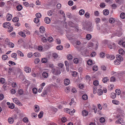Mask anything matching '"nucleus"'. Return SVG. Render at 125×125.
<instances>
[{
    "instance_id": "obj_1",
    "label": "nucleus",
    "mask_w": 125,
    "mask_h": 125,
    "mask_svg": "<svg viewBox=\"0 0 125 125\" xmlns=\"http://www.w3.org/2000/svg\"><path fill=\"white\" fill-rule=\"evenodd\" d=\"M52 73L56 75H58L60 74L61 73L60 69V68L57 67L56 69H52Z\"/></svg>"
},
{
    "instance_id": "obj_2",
    "label": "nucleus",
    "mask_w": 125,
    "mask_h": 125,
    "mask_svg": "<svg viewBox=\"0 0 125 125\" xmlns=\"http://www.w3.org/2000/svg\"><path fill=\"white\" fill-rule=\"evenodd\" d=\"M24 71L27 73H30L31 71V69L29 67L26 66L24 69Z\"/></svg>"
},
{
    "instance_id": "obj_3",
    "label": "nucleus",
    "mask_w": 125,
    "mask_h": 125,
    "mask_svg": "<svg viewBox=\"0 0 125 125\" xmlns=\"http://www.w3.org/2000/svg\"><path fill=\"white\" fill-rule=\"evenodd\" d=\"M13 102L16 104L19 105H21V103L16 98L13 99Z\"/></svg>"
},
{
    "instance_id": "obj_4",
    "label": "nucleus",
    "mask_w": 125,
    "mask_h": 125,
    "mask_svg": "<svg viewBox=\"0 0 125 125\" xmlns=\"http://www.w3.org/2000/svg\"><path fill=\"white\" fill-rule=\"evenodd\" d=\"M10 26V23L9 22L4 23L3 24V27L5 28H7Z\"/></svg>"
},
{
    "instance_id": "obj_5",
    "label": "nucleus",
    "mask_w": 125,
    "mask_h": 125,
    "mask_svg": "<svg viewBox=\"0 0 125 125\" xmlns=\"http://www.w3.org/2000/svg\"><path fill=\"white\" fill-rule=\"evenodd\" d=\"M116 57L117 60L119 61L120 62L123 60V58L121 55L118 54L116 55Z\"/></svg>"
},
{
    "instance_id": "obj_6",
    "label": "nucleus",
    "mask_w": 125,
    "mask_h": 125,
    "mask_svg": "<svg viewBox=\"0 0 125 125\" xmlns=\"http://www.w3.org/2000/svg\"><path fill=\"white\" fill-rule=\"evenodd\" d=\"M12 17V15L9 13L7 14L6 16V18H7V21H10Z\"/></svg>"
},
{
    "instance_id": "obj_7",
    "label": "nucleus",
    "mask_w": 125,
    "mask_h": 125,
    "mask_svg": "<svg viewBox=\"0 0 125 125\" xmlns=\"http://www.w3.org/2000/svg\"><path fill=\"white\" fill-rule=\"evenodd\" d=\"M4 44V39L3 38H0V46H3Z\"/></svg>"
},
{
    "instance_id": "obj_8",
    "label": "nucleus",
    "mask_w": 125,
    "mask_h": 125,
    "mask_svg": "<svg viewBox=\"0 0 125 125\" xmlns=\"http://www.w3.org/2000/svg\"><path fill=\"white\" fill-rule=\"evenodd\" d=\"M34 110L36 112H38L40 110L39 106L37 105H35L34 106Z\"/></svg>"
},
{
    "instance_id": "obj_9",
    "label": "nucleus",
    "mask_w": 125,
    "mask_h": 125,
    "mask_svg": "<svg viewBox=\"0 0 125 125\" xmlns=\"http://www.w3.org/2000/svg\"><path fill=\"white\" fill-rule=\"evenodd\" d=\"M70 81L68 79H66L64 80V84L65 85H67L70 83Z\"/></svg>"
},
{
    "instance_id": "obj_10",
    "label": "nucleus",
    "mask_w": 125,
    "mask_h": 125,
    "mask_svg": "<svg viewBox=\"0 0 125 125\" xmlns=\"http://www.w3.org/2000/svg\"><path fill=\"white\" fill-rule=\"evenodd\" d=\"M40 32L42 33H43L45 32V29L42 26H41L39 28Z\"/></svg>"
},
{
    "instance_id": "obj_11",
    "label": "nucleus",
    "mask_w": 125,
    "mask_h": 125,
    "mask_svg": "<svg viewBox=\"0 0 125 125\" xmlns=\"http://www.w3.org/2000/svg\"><path fill=\"white\" fill-rule=\"evenodd\" d=\"M8 121L9 123L12 124L14 122V118L11 117H9L8 119Z\"/></svg>"
},
{
    "instance_id": "obj_12",
    "label": "nucleus",
    "mask_w": 125,
    "mask_h": 125,
    "mask_svg": "<svg viewBox=\"0 0 125 125\" xmlns=\"http://www.w3.org/2000/svg\"><path fill=\"white\" fill-rule=\"evenodd\" d=\"M19 77L20 78H21V79L22 78V80L24 82L25 81L26 79H25V76L22 74H21L20 75Z\"/></svg>"
},
{
    "instance_id": "obj_13",
    "label": "nucleus",
    "mask_w": 125,
    "mask_h": 125,
    "mask_svg": "<svg viewBox=\"0 0 125 125\" xmlns=\"http://www.w3.org/2000/svg\"><path fill=\"white\" fill-rule=\"evenodd\" d=\"M120 45H122L123 46L125 47V42H123L122 40H121L118 42Z\"/></svg>"
},
{
    "instance_id": "obj_14",
    "label": "nucleus",
    "mask_w": 125,
    "mask_h": 125,
    "mask_svg": "<svg viewBox=\"0 0 125 125\" xmlns=\"http://www.w3.org/2000/svg\"><path fill=\"white\" fill-rule=\"evenodd\" d=\"M103 14L105 15H108L109 13V11L107 9L104 10L103 11Z\"/></svg>"
},
{
    "instance_id": "obj_15",
    "label": "nucleus",
    "mask_w": 125,
    "mask_h": 125,
    "mask_svg": "<svg viewBox=\"0 0 125 125\" xmlns=\"http://www.w3.org/2000/svg\"><path fill=\"white\" fill-rule=\"evenodd\" d=\"M18 34L20 36L24 38H25L26 36L24 32L21 31L19 32Z\"/></svg>"
},
{
    "instance_id": "obj_16",
    "label": "nucleus",
    "mask_w": 125,
    "mask_h": 125,
    "mask_svg": "<svg viewBox=\"0 0 125 125\" xmlns=\"http://www.w3.org/2000/svg\"><path fill=\"white\" fill-rule=\"evenodd\" d=\"M88 114V112L87 111L83 110L82 112V115L83 116H86Z\"/></svg>"
},
{
    "instance_id": "obj_17",
    "label": "nucleus",
    "mask_w": 125,
    "mask_h": 125,
    "mask_svg": "<svg viewBox=\"0 0 125 125\" xmlns=\"http://www.w3.org/2000/svg\"><path fill=\"white\" fill-rule=\"evenodd\" d=\"M17 53L18 55L20 56L21 57H22L24 56L23 53L20 50H18Z\"/></svg>"
},
{
    "instance_id": "obj_18",
    "label": "nucleus",
    "mask_w": 125,
    "mask_h": 125,
    "mask_svg": "<svg viewBox=\"0 0 125 125\" xmlns=\"http://www.w3.org/2000/svg\"><path fill=\"white\" fill-rule=\"evenodd\" d=\"M108 47L110 49H112L116 47V45L115 43H113L110 45H108Z\"/></svg>"
},
{
    "instance_id": "obj_19",
    "label": "nucleus",
    "mask_w": 125,
    "mask_h": 125,
    "mask_svg": "<svg viewBox=\"0 0 125 125\" xmlns=\"http://www.w3.org/2000/svg\"><path fill=\"white\" fill-rule=\"evenodd\" d=\"M91 35L89 34H87L86 36V38L88 40H90L92 38Z\"/></svg>"
},
{
    "instance_id": "obj_20",
    "label": "nucleus",
    "mask_w": 125,
    "mask_h": 125,
    "mask_svg": "<svg viewBox=\"0 0 125 125\" xmlns=\"http://www.w3.org/2000/svg\"><path fill=\"white\" fill-rule=\"evenodd\" d=\"M56 48L58 50H62L63 49V47L62 46L60 45L57 46Z\"/></svg>"
},
{
    "instance_id": "obj_21",
    "label": "nucleus",
    "mask_w": 125,
    "mask_h": 125,
    "mask_svg": "<svg viewBox=\"0 0 125 125\" xmlns=\"http://www.w3.org/2000/svg\"><path fill=\"white\" fill-rule=\"evenodd\" d=\"M17 10L18 11H20L21 10L22 8V7L21 5H19L17 6Z\"/></svg>"
},
{
    "instance_id": "obj_22",
    "label": "nucleus",
    "mask_w": 125,
    "mask_h": 125,
    "mask_svg": "<svg viewBox=\"0 0 125 125\" xmlns=\"http://www.w3.org/2000/svg\"><path fill=\"white\" fill-rule=\"evenodd\" d=\"M84 13V10H83L82 9L79 10V14L81 15H83Z\"/></svg>"
},
{
    "instance_id": "obj_23",
    "label": "nucleus",
    "mask_w": 125,
    "mask_h": 125,
    "mask_svg": "<svg viewBox=\"0 0 125 125\" xmlns=\"http://www.w3.org/2000/svg\"><path fill=\"white\" fill-rule=\"evenodd\" d=\"M108 80H109V79L108 77H107L103 78L102 80L103 82L104 83L106 82Z\"/></svg>"
},
{
    "instance_id": "obj_24",
    "label": "nucleus",
    "mask_w": 125,
    "mask_h": 125,
    "mask_svg": "<svg viewBox=\"0 0 125 125\" xmlns=\"http://www.w3.org/2000/svg\"><path fill=\"white\" fill-rule=\"evenodd\" d=\"M112 102L113 104L116 105H117L119 104V102L117 100H113L112 101Z\"/></svg>"
},
{
    "instance_id": "obj_25",
    "label": "nucleus",
    "mask_w": 125,
    "mask_h": 125,
    "mask_svg": "<svg viewBox=\"0 0 125 125\" xmlns=\"http://www.w3.org/2000/svg\"><path fill=\"white\" fill-rule=\"evenodd\" d=\"M111 97L113 99L115 98L116 97L115 93H112L111 94Z\"/></svg>"
},
{
    "instance_id": "obj_26",
    "label": "nucleus",
    "mask_w": 125,
    "mask_h": 125,
    "mask_svg": "<svg viewBox=\"0 0 125 125\" xmlns=\"http://www.w3.org/2000/svg\"><path fill=\"white\" fill-rule=\"evenodd\" d=\"M19 21L18 18L16 17H14L12 19V21L14 22H18Z\"/></svg>"
},
{
    "instance_id": "obj_27",
    "label": "nucleus",
    "mask_w": 125,
    "mask_h": 125,
    "mask_svg": "<svg viewBox=\"0 0 125 125\" xmlns=\"http://www.w3.org/2000/svg\"><path fill=\"white\" fill-rule=\"evenodd\" d=\"M17 55L16 53H13L11 54V57L13 58H14V59L16 60L17 59V58L16 57Z\"/></svg>"
},
{
    "instance_id": "obj_28",
    "label": "nucleus",
    "mask_w": 125,
    "mask_h": 125,
    "mask_svg": "<svg viewBox=\"0 0 125 125\" xmlns=\"http://www.w3.org/2000/svg\"><path fill=\"white\" fill-rule=\"evenodd\" d=\"M8 58V56L6 55H2V60H6Z\"/></svg>"
},
{
    "instance_id": "obj_29",
    "label": "nucleus",
    "mask_w": 125,
    "mask_h": 125,
    "mask_svg": "<svg viewBox=\"0 0 125 125\" xmlns=\"http://www.w3.org/2000/svg\"><path fill=\"white\" fill-rule=\"evenodd\" d=\"M33 54L34 56L36 57H40L41 56L40 54L38 52L34 53Z\"/></svg>"
},
{
    "instance_id": "obj_30",
    "label": "nucleus",
    "mask_w": 125,
    "mask_h": 125,
    "mask_svg": "<svg viewBox=\"0 0 125 125\" xmlns=\"http://www.w3.org/2000/svg\"><path fill=\"white\" fill-rule=\"evenodd\" d=\"M8 31L9 32H10L12 31L13 29V27L12 26H10L9 27H8Z\"/></svg>"
},
{
    "instance_id": "obj_31",
    "label": "nucleus",
    "mask_w": 125,
    "mask_h": 125,
    "mask_svg": "<svg viewBox=\"0 0 125 125\" xmlns=\"http://www.w3.org/2000/svg\"><path fill=\"white\" fill-rule=\"evenodd\" d=\"M120 17L122 19L125 18V13L124 12L121 13L120 15Z\"/></svg>"
},
{
    "instance_id": "obj_32",
    "label": "nucleus",
    "mask_w": 125,
    "mask_h": 125,
    "mask_svg": "<svg viewBox=\"0 0 125 125\" xmlns=\"http://www.w3.org/2000/svg\"><path fill=\"white\" fill-rule=\"evenodd\" d=\"M82 98L83 100H86L88 99V97L86 94H84L83 95Z\"/></svg>"
},
{
    "instance_id": "obj_33",
    "label": "nucleus",
    "mask_w": 125,
    "mask_h": 125,
    "mask_svg": "<svg viewBox=\"0 0 125 125\" xmlns=\"http://www.w3.org/2000/svg\"><path fill=\"white\" fill-rule=\"evenodd\" d=\"M114 19L113 18H111L109 19V21L110 23H113L115 22Z\"/></svg>"
},
{
    "instance_id": "obj_34",
    "label": "nucleus",
    "mask_w": 125,
    "mask_h": 125,
    "mask_svg": "<svg viewBox=\"0 0 125 125\" xmlns=\"http://www.w3.org/2000/svg\"><path fill=\"white\" fill-rule=\"evenodd\" d=\"M53 38L51 37H49L47 38V41L50 42H53Z\"/></svg>"
},
{
    "instance_id": "obj_35",
    "label": "nucleus",
    "mask_w": 125,
    "mask_h": 125,
    "mask_svg": "<svg viewBox=\"0 0 125 125\" xmlns=\"http://www.w3.org/2000/svg\"><path fill=\"white\" fill-rule=\"evenodd\" d=\"M84 16L86 18L88 19L90 17V15L89 13L87 12H86L84 14Z\"/></svg>"
},
{
    "instance_id": "obj_36",
    "label": "nucleus",
    "mask_w": 125,
    "mask_h": 125,
    "mask_svg": "<svg viewBox=\"0 0 125 125\" xmlns=\"http://www.w3.org/2000/svg\"><path fill=\"white\" fill-rule=\"evenodd\" d=\"M93 69L94 71H96L98 70V67L97 66L94 65L93 67Z\"/></svg>"
},
{
    "instance_id": "obj_37",
    "label": "nucleus",
    "mask_w": 125,
    "mask_h": 125,
    "mask_svg": "<svg viewBox=\"0 0 125 125\" xmlns=\"http://www.w3.org/2000/svg\"><path fill=\"white\" fill-rule=\"evenodd\" d=\"M34 22L36 23H38L39 21V18H35L34 20Z\"/></svg>"
},
{
    "instance_id": "obj_38",
    "label": "nucleus",
    "mask_w": 125,
    "mask_h": 125,
    "mask_svg": "<svg viewBox=\"0 0 125 125\" xmlns=\"http://www.w3.org/2000/svg\"><path fill=\"white\" fill-rule=\"evenodd\" d=\"M33 93L34 94H36L37 93V89L36 88H34L32 89Z\"/></svg>"
},
{
    "instance_id": "obj_39",
    "label": "nucleus",
    "mask_w": 125,
    "mask_h": 125,
    "mask_svg": "<svg viewBox=\"0 0 125 125\" xmlns=\"http://www.w3.org/2000/svg\"><path fill=\"white\" fill-rule=\"evenodd\" d=\"M99 120L101 123H104L105 121V119L104 118L102 117Z\"/></svg>"
},
{
    "instance_id": "obj_40",
    "label": "nucleus",
    "mask_w": 125,
    "mask_h": 125,
    "mask_svg": "<svg viewBox=\"0 0 125 125\" xmlns=\"http://www.w3.org/2000/svg\"><path fill=\"white\" fill-rule=\"evenodd\" d=\"M93 84L95 86H97L99 85V82L98 81L96 80L93 82Z\"/></svg>"
},
{
    "instance_id": "obj_41",
    "label": "nucleus",
    "mask_w": 125,
    "mask_h": 125,
    "mask_svg": "<svg viewBox=\"0 0 125 125\" xmlns=\"http://www.w3.org/2000/svg\"><path fill=\"white\" fill-rule=\"evenodd\" d=\"M119 53L121 54H124V50L122 49H121L119 50Z\"/></svg>"
},
{
    "instance_id": "obj_42",
    "label": "nucleus",
    "mask_w": 125,
    "mask_h": 125,
    "mask_svg": "<svg viewBox=\"0 0 125 125\" xmlns=\"http://www.w3.org/2000/svg\"><path fill=\"white\" fill-rule=\"evenodd\" d=\"M40 61V60L38 58H37L35 59L34 61V62L35 64H37Z\"/></svg>"
},
{
    "instance_id": "obj_43",
    "label": "nucleus",
    "mask_w": 125,
    "mask_h": 125,
    "mask_svg": "<svg viewBox=\"0 0 125 125\" xmlns=\"http://www.w3.org/2000/svg\"><path fill=\"white\" fill-rule=\"evenodd\" d=\"M88 64L89 65H92L93 64V62L91 60H89L87 61Z\"/></svg>"
},
{
    "instance_id": "obj_44",
    "label": "nucleus",
    "mask_w": 125,
    "mask_h": 125,
    "mask_svg": "<svg viewBox=\"0 0 125 125\" xmlns=\"http://www.w3.org/2000/svg\"><path fill=\"white\" fill-rule=\"evenodd\" d=\"M97 89V87L96 86H94L93 88V93L94 94H96V90Z\"/></svg>"
},
{
    "instance_id": "obj_45",
    "label": "nucleus",
    "mask_w": 125,
    "mask_h": 125,
    "mask_svg": "<svg viewBox=\"0 0 125 125\" xmlns=\"http://www.w3.org/2000/svg\"><path fill=\"white\" fill-rule=\"evenodd\" d=\"M120 62L119 61L117 60V59H116L115 61H114V64L116 65H118L120 64Z\"/></svg>"
},
{
    "instance_id": "obj_46",
    "label": "nucleus",
    "mask_w": 125,
    "mask_h": 125,
    "mask_svg": "<svg viewBox=\"0 0 125 125\" xmlns=\"http://www.w3.org/2000/svg\"><path fill=\"white\" fill-rule=\"evenodd\" d=\"M103 91L102 90L100 89H98V94L99 95H101L103 94Z\"/></svg>"
},
{
    "instance_id": "obj_47",
    "label": "nucleus",
    "mask_w": 125,
    "mask_h": 125,
    "mask_svg": "<svg viewBox=\"0 0 125 125\" xmlns=\"http://www.w3.org/2000/svg\"><path fill=\"white\" fill-rule=\"evenodd\" d=\"M43 112L42 111H41L40 113L38 115L39 118H41L43 116Z\"/></svg>"
},
{
    "instance_id": "obj_48",
    "label": "nucleus",
    "mask_w": 125,
    "mask_h": 125,
    "mask_svg": "<svg viewBox=\"0 0 125 125\" xmlns=\"http://www.w3.org/2000/svg\"><path fill=\"white\" fill-rule=\"evenodd\" d=\"M9 108L12 109L14 108V105L13 104L11 103L9 105Z\"/></svg>"
},
{
    "instance_id": "obj_49",
    "label": "nucleus",
    "mask_w": 125,
    "mask_h": 125,
    "mask_svg": "<svg viewBox=\"0 0 125 125\" xmlns=\"http://www.w3.org/2000/svg\"><path fill=\"white\" fill-rule=\"evenodd\" d=\"M64 111L65 112H66V113H69L70 114H71L70 113L71 110H70V109L66 108L64 109Z\"/></svg>"
},
{
    "instance_id": "obj_50",
    "label": "nucleus",
    "mask_w": 125,
    "mask_h": 125,
    "mask_svg": "<svg viewBox=\"0 0 125 125\" xmlns=\"http://www.w3.org/2000/svg\"><path fill=\"white\" fill-rule=\"evenodd\" d=\"M108 42V41L107 40H104L103 41L102 44L103 45H105L107 44Z\"/></svg>"
},
{
    "instance_id": "obj_51",
    "label": "nucleus",
    "mask_w": 125,
    "mask_h": 125,
    "mask_svg": "<svg viewBox=\"0 0 125 125\" xmlns=\"http://www.w3.org/2000/svg\"><path fill=\"white\" fill-rule=\"evenodd\" d=\"M23 121L24 122L26 123L28 122L29 120L27 118L25 117L23 119Z\"/></svg>"
},
{
    "instance_id": "obj_52",
    "label": "nucleus",
    "mask_w": 125,
    "mask_h": 125,
    "mask_svg": "<svg viewBox=\"0 0 125 125\" xmlns=\"http://www.w3.org/2000/svg\"><path fill=\"white\" fill-rule=\"evenodd\" d=\"M8 44L10 47L12 48L14 47V44L12 42H9Z\"/></svg>"
},
{
    "instance_id": "obj_53",
    "label": "nucleus",
    "mask_w": 125,
    "mask_h": 125,
    "mask_svg": "<svg viewBox=\"0 0 125 125\" xmlns=\"http://www.w3.org/2000/svg\"><path fill=\"white\" fill-rule=\"evenodd\" d=\"M9 64L12 65H16V63L14 62L11 61H9Z\"/></svg>"
},
{
    "instance_id": "obj_54",
    "label": "nucleus",
    "mask_w": 125,
    "mask_h": 125,
    "mask_svg": "<svg viewBox=\"0 0 125 125\" xmlns=\"http://www.w3.org/2000/svg\"><path fill=\"white\" fill-rule=\"evenodd\" d=\"M73 62L75 63H77L79 62V59L78 58H75L73 60Z\"/></svg>"
},
{
    "instance_id": "obj_55",
    "label": "nucleus",
    "mask_w": 125,
    "mask_h": 125,
    "mask_svg": "<svg viewBox=\"0 0 125 125\" xmlns=\"http://www.w3.org/2000/svg\"><path fill=\"white\" fill-rule=\"evenodd\" d=\"M24 31L25 34H26L28 35H30V31L27 30H25Z\"/></svg>"
},
{
    "instance_id": "obj_56",
    "label": "nucleus",
    "mask_w": 125,
    "mask_h": 125,
    "mask_svg": "<svg viewBox=\"0 0 125 125\" xmlns=\"http://www.w3.org/2000/svg\"><path fill=\"white\" fill-rule=\"evenodd\" d=\"M116 93L118 95H119L120 94V90L118 89H116L115 91Z\"/></svg>"
},
{
    "instance_id": "obj_57",
    "label": "nucleus",
    "mask_w": 125,
    "mask_h": 125,
    "mask_svg": "<svg viewBox=\"0 0 125 125\" xmlns=\"http://www.w3.org/2000/svg\"><path fill=\"white\" fill-rule=\"evenodd\" d=\"M42 63H44L47 62V59L46 58H43L42 60Z\"/></svg>"
},
{
    "instance_id": "obj_58",
    "label": "nucleus",
    "mask_w": 125,
    "mask_h": 125,
    "mask_svg": "<svg viewBox=\"0 0 125 125\" xmlns=\"http://www.w3.org/2000/svg\"><path fill=\"white\" fill-rule=\"evenodd\" d=\"M77 74V73L76 72H72V74L74 77L76 76Z\"/></svg>"
},
{
    "instance_id": "obj_59",
    "label": "nucleus",
    "mask_w": 125,
    "mask_h": 125,
    "mask_svg": "<svg viewBox=\"0 0 125 125\" xmlns=\"http://www.w3.org/2000/svg\"><path fill=\"white\" fill-rule=\"evenodd\" d=\"M67 58L68 60H71L73 59V56L71 54H69L67 55Z\"/></svg>"
},
{
    "instance_id": "obj_60",
    "label": "nucleus",
    "mask_w": 125,
    "mask_h": 125,
    "mask_svg": "<svg viewBox=\"0 0 125 125\" xmlns=\"http://www.w3.org/2000/svg\"><path fill=\"white\" fill-rule=\"evenodd\" d=\"M23 4L24 6L26 7H28L29 6V3L27 2H23Z\"/></svg>"
},
{
    "instance_id": "obj_61",
    "label": "nucleus",
    "mask_w": 125,
    "mask_h": 125,
    "mask_svg": "<svg viewBox=\"0 0 125 125\" xmlns=\"http://www.w3.org/2000/svg\"><path fill=\"white\" fill-rule=\"evenodd\" d=\"M58 55L56 53H54L53 54L52 56L54 59H56L58 57Z\"/></svg>"
},
{
    "instance_id": "obj_62",
    "label": "nucleus",
    "mask_w": 125,
    "mask_h": 125,
    "mask_svg": "<svg viewBox=\"0 0 125 125\" xmlns=\"http://www.w3.org/2000/svg\"><path fill=\"white\" fill-rule=\"evenodd\" d=\"M36 16L37 18H40L41 17V14L39 13H38L36 14Z\"/></svg>"
},
{
    "instance_id": "obj_63",
    "label": "nucleus",
    "mask_w": 125,
    "mask_h": 125,
    "mask_svg": "<svg viewBox=\"0 0 125 125\" xmlns=\"http://www.w3.org/2000/svg\"><path fill=\"white\" fill-rule=\"evenodd\" d=\"M43 76L45 78H46L47 76V73L46 72H44L42 73Z\"/></svg>"
},
{
    "instance_id": "obj_64",
    "label": "nucleus",
    "mask_w": 125,
    "mask_h": 125,
    "mask_svg": "<svg viewBox=\"0 0 125 125\" xmlns=\"http://www.w3.org/2000/svg\"><path fill=\"white\" fill-rule=\"evenodd\" d=\"M48 125H57L56 124L53 122H49L48 124Z\"/></svg>"
}]
</instances>
